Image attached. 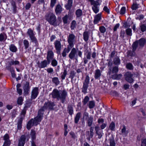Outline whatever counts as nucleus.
<instances>
[{"mask_svg": "<svg viewBox=\"0 0 146 146\" xmlns=\"http://www.w3.org/2000/svg\"><path fill=\"white\" fill-rule=\"evenodd\" d=\"M94 3H91V5H93L92 8L94 12L95 13H97L99 11V4L98 2Z\"/></svg>", "mask_w": 146, "mask_h": 146, "instance_id": "f8f14e48", "label": "nucleus"}, {"mask_svg": "<svg viewBox=\"0 0 146 146\" xmlns=\"http://www.w3.org/2000/svg\"><path fill=\"white\" fill-rule=\"evenodd\" d=\"M25 140V135H22L19 140L18 146H24Z\"/></svg>", "mask_w": 146, "mask_h": 146, "instance_id": "6ab92c4d", "label": "nucleus"}, {"mask_svg": "<svg viewBox=\"0 0 146 146\" xmlns=\"http://www.w3.org/2000/svg\"><path fill=\"white\" fill-rule=\"evenodd\" d=\"M62 74L61 76V78L62 80L65 79V77L67 74V71L66 70H64L63 72L62 73Z\"/></svg>", "mask_w": 146, "mask_h": 146, "instance_id": "37998d69", "label": "nucleus"}, {"mask_svg": "<svg viewBox=\"0 0 146 146\" xmlns=\"http://www.w3.org/2000/svg\"><path fill=\"white\" fill-rule=\"evenodd\" d=\"M133 74L129 72H127L125 75V80L128 82L131 83L133 82Z\"/></svg>", "mask_w": 146, "mask_h": 146, "instance_id": "1a4fd4ad", "label": "nucleus"}, {"mask_svg": "<svg viewBox=\"0 0 146 146\" xmlns=\"http://www.w3.org/2000/svg\"><path fill=\"white\" fill-rule=\"evenodd\" d=\"M27 33L29 36L31 41L36 44L37 43V41L36 38L35 36V32L30 28L27 30Z\"/></svg>", "mask_w": 146, "mask_h": 146, "instance_id": "39448f33", "label": "nucleus"}, {"mask_svg": "<svg viewBox=\"0 0 146 146\" xmlns=\"http://www.w3.org/2000/svg\"><path fill=\"white\" fill-rule=\"evenodd\" d=\"M86 57L88 59H90L91 58V53L88 50L86 52Z\"/></svg>", "mask_w": 146, "mask_h": 146, "instance_id": "5fc2aeb1", "label": "nucleus"}, {"mask_svg": "<svg viewBox=\"0 0 146 146\" xmlns=\"http://www.w3.org/2000/svg\"><path fill=\"white\" fill-rule=\"evenodd\" d=\"M57 0H51L50 6L53 7L56 3Z\"/></svg>", "mask_w": 146, "mask_h": 146, "instance_id": "864d4df0", "label": "nucleus"}, {"mask_svg": "<svg viewBox=\"0 0 146 146\" xmlns=\"http://www.w3.org/2000/svg\"><path fill=\"white\" fill-rule=\"evenodd\" d=\"M84 39V40L86 41L88 39V33L87 32H84L83 34Z\"/></svg>", "mask_w": 146, "mask_h": 146, "instance_id": "f704fd0d", "label": "nucleus"}, {"mask_svg": "<svg viewBox=\"0 0 146 146\" xmlns=\"http://www.w3.org/2000/svg\"><path fill=\"white\" fill-rule=\"evenodd\" d=\"M92 122V118L90 117L88 120V125L89 126H91Z\"/></svg>", "mask_w": 146, "mask_h": 146, "instance_id": "6e6d98bb", "label": "nucleus"}, {"mask_svg": "<svg viewBox=\"0 0 146 146\" xmlns=\"http://www.w3.org/2000/svg\"><path fill=\"white\" fill-rule=\"evenodd\" d=\"M38 90L37 87L34 88L33 89L31 92V99H35L37 97L38 94Z\"/></svg>", "mask_w": 146, "mask_h": 146, "instance_id": "ddd939ff", "label": "nucleus"}, {"mask_svg": "<svg viewBox=\"0 0 146 146\" xmlns=\"http://www.w3.org/2000/svg\"><path fill=\"white\" fill-rule=\"evenodd\" d=\"M54 45L56 52L58 54H60L61 49V44L60 42L59 41L56 40L54 42Z\"/></svg>", "mask_w": 146, "mask_h": 146, "instance_id": "9d476101", "label": "nucleus"}, {"mask_svg": "<svg viewBox=\"0 0 146 146\" xmlns=\"http://www.w3.org/2000/svg\"><path fill=\"white\" fill-rule=\"evenodd\" d=\"M125 11V7H122L120 10V14L122 15L124 14Z\"/></svg>", "mask_w": 146, "mask_h": 146, "instance_id": "4d7b16f0", "label": "nucleus"}, {"mask_svg": "<svg viewBox=\"0 0 146 146\" xmlns=\"http://www.w3.org/2000/svg\"><path fill=\"white\" fill-rule=\"evenodd\" d=\"M126 68L127 69L131 70L133 69V66L131 63H128L126 65Z\"/></svg>", "mask_w": 146, "mask_h": 146, "instance_id": "de8ad7c7", "label": "nucleus"}, {"mask_svg": "<svg viewBox=\"0 0 146 146\" xmlns=\"http://www.w3.org/2000/svg\"><path fill=\"white\" fill-rule=\"evenodd\" d=\"M57 64L58 62L55 59H52L51 62L52 66L54 67L56 66H57Z\"/></svg>", "mask_w": 146, "mask_h": 146, "instance_id": "ea45409f", "label": "nucleus"}, {"mask_svg": "<svg viewBox=\"0 0 146 146\" xmlns=\"http://www.w3.org/2000/svg\"><path fill=\"white\" fill-rule=\"evenodd\" d=\"M72 48V47L68 46L67 48H64L62 53V56L64 57H65L66 55V53L69 52Z\"/></svg>", "mask_w": 146, "mask_h": 146, "instance_id": "412c9836", "label": "nucleus"}, {"mask_svg": "<svg viewBox=\"0 0 146 146\" xmlns=\"http://www.w3.org/2000/svg\"><path fill=\"white\" fill-rule=\"evenodd\" d=\"M47 72L48 73H52L53 72V69L51 68H49L46 69Z\"/></svg>", "mask_w": 146, "mask_h": 146, "instance_id": "052dcab7", "label": "nucleus"}, {"mask_svg": "<svg viewBox=\"0 0 146 146\" xmlns=\"http://www.w3.org/2000/svg\"><path fill=\"white\" fill-rule=\"evenodd\" d=\"M95 103L94 101H90L89 103L88 106L89 108L90 109L94 108L95 106Z\"/></svg>", "mask_w": 146, "mask_h": 146, "instance_id": "473e14b6", "label": "nucleus"}, {"mask_svg": "<svg viewBox=\"0 0 146 146\" xmlns=\"http://www.w3.org/2000/svg\"><path fill=\"white\" fill-rule=\"evenodd\" d=\"M41 111H42V109L38 111V115L34 119H32L28 122L27 125V128L28 130L30 129L32 126L36 125L39 122H40L42 117V113L41 114Z\"/></svg>", "mask_w": 146, "mask_h": 146, "instance_id": "f03ea898", "label": "nucleus"}, {"mask_svg": "<svg viewBox=\"0 0 146 146\" xmlns=\"http://www.w3.org/2000/svg\"><path fill=\"white\" fill-rule=\"evenodd\" d=\"M76 38L75 36L73 34H70L68 37V42L69 43L68 46L72 48L74 45V42Z\"/></svg>", "mask_w": 146, "mask_h": 146, "instance_id": "423d86ee", "label": "nucleus"}, {"mask_svg": "<svg viewBox=\"0 0 146 146\" xmlns=\"http://www.w3.org/2000/svg\"><path fill=\"white\" fill-rule=\"evenodd\" d=\"M103 10L108 13H109L110 12L109 9L106 6H105L104 7Z\"/></svg>", "mask_w": 146, "mask_h": 146, "instance_id": "338daca9", "label": "nucleus"}, {"mask_svg": "<svg viewBox=\"0 0 146 146\" xmlns=\"http://www.w3.org/2000/svg\"><path fill=\"white\" fill-rule=\"evenodd\" d=\"M114 63L115 65H119L120 64V60L118 57H116L113 60Z\"/></svg>", "mask_w": 146, "mask_h": 146, "instance_id": "72a5a7b5", "label": "nucleus"}, {"mask_svg": "<svg viewBox=\"0 0 146 146\" xmlns=\"http://www.w3.org/2000/svg\"><path fill=\"white\" fill-rule=\"evenodd\" d=\"M76 15L77 17H80L82 15V10L80 9H77L76 11Z\"/></svg>", "mask_w": 146, "mask_h": 146, "instance_id": "bb28decb", "label": "nucleus"}, {"mask_svg": "<svg viewBox=\"0 0 146 146\" xmlns=\"http://www.w3.org/2000/svg\"><path fill=\"white\" fill-rule=\"evenodd\" d=\"M7 36L5 34H0V41L5 40L7 39Z\"/></svg>", "mask_w": 146, "mask_h": 146, "instance_id": "7c9ffc66", "label": "nucleus"}, {"mask_svg": "<svg viewBox=\"0 0 146 146\" xmlns=\"http://www.w3.org/2000/svg\"><path fill=\"white\" fill-rule=\"evenodd\" d=\"M99 30L101 33H104L106 31V29L104 26H102L100 27Z\"/></svg>", "mask_w": 146, "mask_h": 146, "instance_id": "49530a36", "label": "nucleus"}, {"mask_svg": "<svg viewBox=\"0 0 146 146\" xmlns=\"http://www.w3.org/2000/svg\"><path fill=\"white\" fill-rule=\"evenodd\" d=\"M68 110L69 113L70 115H72L73 113V110L72 107H70L68 108Z\"/></svg>", "mask_w": 146, "mask_h": 146, "instance_id": "e2e57ef3", "label": "nucleus"}, {"mask_svg": "<svg viewBox=\"0 0 146 146\" xmlns=\"http://www.w3.org/2000/svg\"><path fill=\"white\" fill-rule=\"evenodd\" d=\"M119 26V23L116 24L115 26L114 29L113 30L114 31H116L117 28H118Z\"/></svg>", "mask_w": 146, "mask_h": 146, "instance_id": "69168bd1", "label": "nucleus"}, {"mask_svg": "<svg viewBox=\"0 0 146 146\" xmlns=\"http://www.w3.org/2000/svg\"><path fill=\"white\" fill-rule=\"evenodd\" d=\"M54 106L55 105L53 103H51L49 102H46L44 104L43 107L42 108H41L39 111L41 109L42 110V111H41L40 112V113L41 114L42 113L43 115V111L44 110L47 109H52V107Z\"/></svg>", "mask_w": 146, "mask_h": 146, "instance_id": "6e6552de", "label": "nucleus"}, {"mask_svg": "<svg viewBox=\"0 0 146 146\" xmlns=\"http://www.w3.org/2000/svg\"><path fill=\"white\" fill-rule=\"evenodd\" d=\"M109 141L110 145L106 144L105 146H115V143L113 138L110 139Z\"/></svg>", "mask_w": 146, "mask_h": 146, "instance_id": "b1692460", "label": "nucleus"}, {"mask_svg": "<svg viewBox=\"0 0 146 146\" xmlns=\"http://www.w3.org/2000/svg\"><path fill=\"white\" fill-rule=\"evenodd\" d=\"M95 130L96 133L98 136V138L100 139L101 138L102 135V131L100 130L98 126L95 127Z\"/></svg>", "mask_w": 146, "mask_h": 146, "instance_id": "a211bd4d", "label": "nucleus"}, {"mask_svg": "<svg viewBox=\"0 0 146 146\" xmlns=\"http://www.w3.org/2000/svg\"><path fill=\"white\" fill-rule=\"evenodd\" d=\"M9 137L8 134H5L4 137V139L5 141L4 144L3 146H9L10 144V141L9 139Z\"/></svg>", "mask_w": 146, "mask_h": 146, "instance_id": "2eb2a0df", "label": "nucleus"}, {"mask_svg": "<svg viewBox=\"0 0 146 146\" xmlns=\"http://www.w3.org/2000/svg\"><path fill=\"white\" fill-rule=\"evenodd\" d=\"M76 53L77 51L76 49L75 48H72L69 54V58L71 59H73L75 58L76 60H77L78 56H76Z\"/></svg>", "mask_w": 146, "mask_h": 146, "instance_id": "9b49d317", "label": "nucleus"}, {"mask_svg": "<svg viewBox=\"0 0 146 146\" xmlns=\"http://www.w3.org/2000/svg\"><path fill=\"white\" fill-rule=\"evenodd\" d=\"M54 56L53 52L52 50L48 51L47 52V55L46 57V59L47 61L50 63L51 59H52Z\"/></svg>", "mask_w": 146, "mask_h": 146, "instance_id": "dca6fc26", "label": "nucleus"}, {"mask_svg": "<svg viewBox=\"0 0 146 146\" xmlns=\"http://www.w3.org/2000/svg\"><path fill=\"white\" fill-rule=\"evenodd\" d=\"M23 120V119L22 117L20 118L19 119L17 124V128L19 129H20L21 127V124Z\"/></svg>", "mask_w": 146, "mask_h": 146, "instance_id": "c756f323", "label": "nucleus"}, {"mask_svg": "<svg viewBox=\"0 0 146 146\" xmlns=\"http://www.w3.org/2000/svg\"><path fill=\"white\" fill-rule=\"evenodd\" d=\"M107 125V124L106 122L102 123V125L100 126V127L101 129H104L106 127Z\"/></svg>", "mask_w": 146, "mask_h": 146, "instance_id": "680f3d73", "label": "nucleus"}, {"mask_svg": "<svg viewBox=\"0 0 146 146\" xmlns=\"http://www.w3.org/2000/svg\"><path fill=\"white\" fill-rule=\"evenodd\" d=\"M52 81L56 85H58L60 83V81L58 79L57 77H54L53 78Z\"/></svg>", "mask_w": 146, "mask_h": 146, "instance_id": "2f4dec72", "label": "nucleus"}, {"mask_svg": "<svg viewBox=\"0 0 146 146\" xmlns=\"http://www.w3.org/2000/svg\"><path fill=\"white\" fill-rule=\"evenodd\" d=\"M46 20L49 23L55 26L58 25L56 20V16L52 13H49L46 14L45 16Z\"/></svg>", "mask_w": 146, "mask_h": 146, "instance_id": "7ed1b4c3", "label": "nucleus"}, {"mask_svg": "<svg viewBox=\"0 0 146 146\" xmlns=\"http://www.w3.org/2000/svg\"><path fill=\"white\" fill-rule=\"evenodd\" d=\"M52 97L56 98L58 100H60L62 103H64L67 95V92L65 90L58 91L56 89H54L51 93Z\"/></svg>", "mask_w": 146, "mask_h": 146, "instance_id": "f257e3e1", "label": "nucleus"}, {"mask_svg": "<svg viewBox=\"0 0 146 146\" xmlns=\"http://www.w3.org/2000/svg\"><path fill=\"white\" fill-rule=\"evenodd\" d=\"M23 43L26 49L28 48L29 46V43L28 40H25L23 41Z\"/></svg>", "mask_w": 146, "mask_h": 146, "instance_id": "e433bc0d", "label": "nucleus"}, {"mask_svg": "<svg viewBox=\"0 0 146 146\" xmlns=\"http://www.w3.org/2000/svg\"><path fill=\"white\" fill-rule=\"evenodd\" d=\"M132 31L130 29H128L126 30V32L127 34L129 36L132 35Z\"/></svg>", "mask_w": 146, "mask_h": 146, "instance_id": "09e8293b", "label": "nucleus"}, {"mask_svg": "<svg viewBox=\"0 0 146 146\" xmlns=\"http://www.w3.org/2000/svg\"><path fill=\"white\" fill-rule=\"evenodd\" d=\"M31 6V4L30 3H27L25 6V8L26 9H29Z\"/></svg>", "mask_w": 146, "mask_h": 146, "instance_id": "774afa93", "label": "nucleus"}, {"mask_svg": "<svg viewBox=\"0 0 146 146\" xmlns=\"http://www.w3.org/2000/svg\"><path fill=\"white\" fill-rule=\"evenodd\" d=\"M10 65H16L19 64V62L17 60H12L9 63Z\"/></svg>", "mask_w": 146, "mask_h": 146, "instance_id": "58836bf2", "label": "nucleus"}, {"mask_svg": "<svg viewBox=\"0 0 146 146\" xmlns=\"http://www.w3.org/2000/svg\"><path fill=\"white\" fill-rule=\"evenodd\" d=\"M89 98L88 96H86L83 100V103L84 105H86L89 100Z\"/></svg>", "mask_w": 146, "mask_h": 146, "instance_id": "8fccbe9b", "label": "nucleus"}, {"mask_svg": "<svg viewBox=\"0 0 146 146\" xmlns=\"http://www.w3.org/2000/svg\"><path fill=\"white\" fill-rule=\"evenodd\" d=\"M89 80L90 78L89 76L88 75L86 76L85 80L83 82V85L82 89V92L85 94L87 92V90L89 83Z\"/></svg>", "mask_w": 146, "mask_h": 146, "instance_id": "0eeeda50", "label": "nucleus"}, {"mask_svg": "<svg viewBox=\"0 0 146 146\" xmlns=\"http://www.w3.org/2000/svg\"><path fill=\"white\" fill-rule=\"evenodd\" d=\"M109 129L112 131H114L115 128V124L113 122H112L110 125Z\"/></svg>", "mask_w": 146, "mask_h": 146, "instance_id": "c9c22d12", "label": "nucleus"}, {"mask_svg": "<svg viewBox=\"0 0 146 146\" xmlns=\"http://www.w3.org/2000/svg\"><path fill=\"white\" fill-rule=\"evenodd\" d=\"M23 100V98L21 97H19L17 100V103L19 105H21L22 104V102Z\"/></svg>", "mask_w": 146, "mask_h": 146, "instance_id": "a18cd8bd", "label": "nucleus"}, {"mask_svg": "<svg viewBox=\"0 0 146 146\" xmlns=\"http://www.w3.org/2000/svg\"><path fill=\"white\" fill-rule=\"evenodd\" d=\"M32 139H35L36 138V133L35 130H32L30 134Z\"/></svg>", "mask_w": 146, "mask_h": 146, "instance_id": "4c0bfd02", "label": "nucleus"}, {"mask_svg": "<svg viewBox=\"0 0 146 146\" xmlns=\"http://www.w3.org/2000/svg\"><path fill=\"white\" fill-rule=\"evenodd\" d=\"M118 68L117 67L115 66L113 68L112 72L113 73H116L118 72Z\"/></svg>", "mask_w": 146, "mask_h": 146, "instance_id": "13d9d810", "label": "nucleus"}, {"mask_svg": "<svg viewBox=\"0 0 146 146\" xmlns=\"http://www.w3.org/2000/svg\"><path fill=\"white\" fill-rule=\"evenodd\" d=\"M46 60H44L39 63L38 65V67L40 68H44L47 66L48 64H49V62H47Z\"/></svg>", "mask_w": 146, "mask_h": 146, "instance_id": "aec40b11", "label": "nucleus"}, {"mask_svg": "<svg viewBox=\"0 0 146 146\" xmlns=\"http://www.w3.org/2000/svg\"><path fill=\"white\" fill-rule=\"evenodd\" d=\"M81 117V113L80 112L78 113L74 118V122L76 123H77Z\"/></svg>", "mask_w": 146, "mask_h": 146, "instance_id": "cd10ccee", "label": "nucleus"}, {"mask_svg": "<svg viewBox=\"0 0 146 146\" xmlns=\"http://www.w3.org/2000/svg\"><path fill=\"white\" fill-rule=\"evenodd\" d=\"M23 89L24 93L25 94H27L29 93L30 89L29 82H26L24 86Z\"/></svg>", "mask_w": 146, "mask_h": 146, "instance_id": "4468645a", "label": "nucleus"}, {"mask_svg": "<svg viewBox=\"0 0 146 146\" xmlns=\"http://www.w3.org/2000/svg\"><path fill=\"white\" fill-rule=\"evenodd\" d=\"M94 128L92 127H91L90 128V133L89 135V138L90 139V138H92L94 135L93 131H94Z\"/></svg>", "mask_w": 146, "mask_h": 146, "instance_id": "79ce46f5", "label": "nucleus"}, {"mask_svg": "<svg viewBox=\"0 0 146 146\" xmlns=\"http://www.w3.org/2000/svg\"><path fill=\"white\" fill-rule=\"evenodd\" d=\"M55 11L57 14L61 13L62 11V8L60 5H56Z\"/></svg>", "mask_w": 146, "mask_h": 146, "instance_id": "4be33fe9", "label": "nucleus"}, {"mask_svg": "<svg viewBox=\"0 0 146 146\" xmlns=\"http://www.w3.org/2000/svg\"><path fill=\"white\" fill-rule=\"evenodd\" d=\"M102 18L101 14L98 13L94 17V23L95 24H98Z\"/></svg>", "mask_w": 146, "mask_h": 146, "instance_id": "f3484780", "label": "nucleus"}, {"mask_svg": "<svg viewBox=\"0 0 146 146\" xmlns=\"http://www.w3.org/2000/svg\"><path fill=\"white\" fill-rule=\"evenodd\" d=\"M10 70L11 72L12 76L13 77H16V74L14 72L13 68H11Z\"/></svg>", "mask_w": 146, "mask_h": 146, "instance_id": "bf43d9fd", "label": "nucleus"}, {"mask_svg": "<svg viewBox=\"0 0 146 146\" xmlns=\"http://www.w3.org/2000/svg\"><path fill=\"white\" fill-rule=\"evenodd\" d=\"M142 144L145 146H146V139H143L141 140Z\"/></svg>", "mask_w": 146, "mask_h": 146, "instance_id": "0e129e2a", "label": "nucleus"}, {"mask_svg": "<svg viewBox=\"0 0 146 146\" xmlns=\"http://www.w3.org/2000/svg\"><path fill=\"white\" fill-rule=\"evenodd\" d=\"M76 25V22L74 21H73L71 24V28L72 29H74Z\"/></svg>", "mask_w": 146, "mask_h": 146, "instance_id": "a19ab883", "label": "nucleus"}, {"mask_svg": "<svg viewBox=\"0 0 146 146\" xmlns=\"http://www.w3.org/2000/svg\"><path fill=\"white\" fill-rule=\"evenodd\" d=\"M9 50L12 52H15L17 50V48L13 44H11L9 46Z\"/></svg>", "mask_w": 146, "mask_h": 146, "instance_id": "a878e982", "label": "nucleus"}, {"mask_svg": "<svg viewBox=\"0 0 146 146\" xmlns=\"http://www.w3.org/2000/svg\"><path fill=\"white\" fill-rule=\"evenodd\" d=\"M68 17V15H66L63 18V21L64 24H66L67 23Z\"/></svg>", "mask_w": 146, "mask_h": 146, "instance_id": "c03bdc74", "label": "nucleus"}, {"mask_svg": "<svg viewBox=\"0 0 146 146\" xmlns=\"http://www.w3.org/2000/svg\"><path fill=\"white\" fill-rule=\"evenodd\" d=\"M121 132L122 134L125 136H127L128 133V131L126 130V127L125 125L123 126V128L121 130Z\"/></svg>", "mask_w": 146, "mask_h": 146, "instance_id": "c85d7f7f", "label": "nucleus"}, {"mask_svg": "<svg viewBox=\"0 0 146 146\" xmlns=\"http://www.w3.org/2000/svg\"><path fill=\"white\" fill-rule=\"evenodd\" d=\"M146 43V39L144 38H142L134 42L132 45L133 52H131L132 54L131 56H134L135 54L134 51L135 50L139 44V46L141 47H143Z\"/></svg>", "mask_w": 146, "mask_h": 146, "instance_id": "20e7f679", "label": "nucleus"}, {"mask_svg": "<svg viewBox=\"0 0 146 146\" xmlns=\"http://www.w3.org/2000/svg\"><path fill=\"white\" fill-rule=\"evenodd\" d=\"M138 8V5L136 3H133L131 8L133 10H136Z\"/></svg>", "mask_w": 146, "mask_h": 146, "instance_id": "603ef678", "label": "nucleus"}, {"mask_svg": "<svg viewBox=\"0 0 146 146\" xmlns=\"http://www.w3.org/2000/svg\"><path fill=\"white\" fill-rule=\"evenodd\" d=\"M101 75L100 70L99 69H97L95 71L94 77L95 79H97L100 77Z\"/></svg>", "mask_w": 146, "mask_h": 146, "instance_id": "5701e85b", "label": "nucleus"}, {"mask_svg": "<svg viewBox=\"0 0 146 146\" xmlns=\"http://www.w3.org/2000/svg\"><path fill=\"white\" fill-rule=\"evenodd\" d=\"M141 31L142 32H144L146 31V26L144 25H142L140 26Z\"/></svg>", "mask_w": 146, "mask_h": 146, "instance_id": "3c124183", "label": "nucleus"}, {"mask_svg": "<svg viewBox=\"0 0 146 146\" xmlns=\"http://www.w3.org/2000/svg\"><path fill=\"white\" fill-rule=\"evenodd\" d=\"M72 0H68V4L65 6L66 8L67 9H71L72 5Z\"/></svg>", "mask_w": 146, "mask_h": 146, "instance_id": "393cba45", "label": "nucleus"}]
</instances>
